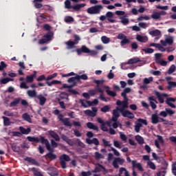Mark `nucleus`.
<instances>
[{
    "instance_id": "1",
    "label": "nucleus",
    "mask_w": 176,
    "mask_h": 176,
    "mask_svg": "<svg viewBox=\"0 0 176 176\" xmlns=\"http://www.w3.org/2000/svg\"><path fill=\"white\" fill-rule=\"evenodd\" d=\"M116 105H118V107H122V109L120 110V113L122 116H123V118H128V119H134V113L127 110V108H129V102H122V100H118L116 102Z\"/></svg>"
},
{
    "instance_id": "2",
    "label": "nucleus",
    "mask_w": 176,
    "mask_h": 176,
    "mask_svg": "<svg viewBox=\"0 0 176 176\" xmlns=\"http://www.w3.org/2000/svg\"><path fill=\"white\" fill-rule=\"evenodd\" d=\"M76 52L78 56H80L82 53L89 54V56H97V52L96 50H91L86 47V45H82L81 48L76 49Z\"/></svg>"
},
{
    "instance_id": "3",
    "label": "nucleus",
    "mask_w": 176,
    "mask_h": 176,
    "mask_svg": "<svg viewBox=\"0 0 176 176\" xmlns=\"http://www.w3.org/2000/svg\"><path fill=\"white\" fill-rule=\"evenodd\" d=\"M85 6H86V3H80L72 6L71 1L69 0H66L65 1V9H73V10H74L75 12H79V10L82 9V8H85Z\"/></svg>"
},
{
    "instance_id": "4",
    "label": "nucleus",
    "mask_w": 176,
    "mask_h": 176,
    "mask_svg": "<svg viewBox=\"0 0 176 176\" xmlns=\"http://www.w3.org/2000/svg\"><path fill=\"white\" fill-rule=\"evenodd\" d=\"M73 38H74V41L69 40L65 42V45H67V50H71V49H75V47H76L75 45H78L79 43V41H80V37L78 34H74L73 36Z\"/></svg>"
},
{
    "instance_id": "5",
    "label": "nucleus",
    "mask_w": 176,
    "mask_h": 176,
    "mask_svg": "<svg viewBox=\"0 0 176 176\" xmlns=\"http://www.w3.org/2000/svg\"><path fill=\"white\" fill-rule=\"evenodd\" d=\"M103 9L104 7L102 5H95L87 8V12L88 14H100Z\"/></svg>"
},
{
    "instance_id": "6",
    "label": "nucleus",
    "mask_w": 176,
    "mask_h": 176,
    "mask_svg": "<svg viewBox=\"0 0 176 176\" xmlns=\"http://www.w3.org/2000/svg\"><path fill=\"white\" fill-rule=\"evenodd\" d=\"M54 33L52 31L48 32L47 34H44L43 38L40 39L38 43L40 45H44V43H47L49 41H52Z\"/></svg>"
},
{
    "instance_id": "7",
    "label": "nucleus",
    "mask_w": 176,
    "mask_h": 176,
    "mask_svg": "<svg viewBox=\"0 0 176 176\" xmlns=\"http://www.w3.org/2000/svg\"><path fill=\"white\" fill-rule=\"evenodd\" d=\"M138 122H135V133H140L141 130V127H142V124H145V126H148V122L146 120L139 118L138 119Z\"/></svg>"
},
{
    "instance_id": "8",
    "label": "nucleus",
    "mask_w": 176,
    "mask_h": 176,
    "mask_svg": "<svg viewBox=\"0 0 176 176\" xmlns=\"http://www.w3.org/2000/svg\"><path fill=\"white\" fill-rule=\"evenodd\" d=\"M59 160H60V164L62 168H67V162H69V160H71V158L69 157V155H67L66 154H63L60 156Z\"/></svg>"
},
{
    "instance_id": "9",
    "label": "nucleus",
    "mask_w": 176,
    "mask_h": 176,
    "mask_svg": "<svg viewBox=\"0 0 176 176\" xmlns=\"http://www.w3.org/2000/svg\"><path fill=\"white\" fill-rule=\"evenodd\" d=\"M118 39L121 40L120 41V45L121 46H124L126 45H129L130 43V39L127 38V36L124 34L123 33H120L118 36Z\"/></svg>"
},
{
    "instance_id": "10",
    "label": "nucleus",
    "mask_w": 176,
    "mask_h": 176,
    "mask_svg": "<svg viewBox=\"0 0 176 176\" xmlns=\"http://www.w3.org/2000/svg\"><path fill=\"white\" fill-rule=\"evenodd\" d=\"M125 162H126V160L123 158L115 157L114 160H113L112 166L115 168L118 169V168H119V164H120V166H123V164H124Z\"/></svg>"
},
{
    "instance_id": "11",
    "label": "nucleus",
    "mask_w": 176,
    "mask_h": 176,
    "mask_svg": "<svg viewBox=\"0 0 176 176\" xmlns=\"http://www.w3.org/2000/svg\"><path fill=\"white\" fill-rule=\"evenodd\" d=\"M121 109H123V106H121V108L116 107L115 109L113 110V116L111 118V120L113 122H118V119H119L120 116V113Z\"/></svg>"
},
{
    "instance_id": "12",
    "label": "nucleus",
    "mask_w": 176,
    "mask_h": 176,
    "mask_svg": "<svg viewBox=\"0 0 176 176\" xmlns=\"http://www.w3.org/2000/svg\"><path fill=\"white\" fill-rule=\"evenodd\" d=\"M131 91V88H125L123 91L121 93V96L123 97L124 100L121 101V102H129V98H127V94Z\"/></svg>"
},
{
    "instance_id": "13",
    "label": "nucleus",
    "mask_w": 176,
    "mask_h": 176,
    "mask_svg": "<svg viewBox=\"0 0 176 176\" xmlns=\"http://www.w3.org/2000/svg\"><path fill=\"white\" fill-rule=\"evenodd\" d=\"M40 142L43 145H45V148L47 151H50L52 146L50 145V142H49V140L45 138L43 136H40Z\"/></svg>"
},
{
    "instance_id": "14",
    "label": "nucleus",
    "mask_w": 176,
    "mask_h": 176,
    "mask_svg": "<svg viewBox=\"0 0 176 176\" xmlns=\"http://www.w3.org/2000/svg\"><path fill=\"white\" fill-rule=\"evenodd\" d=\"M85 113L87 116H90L91 118H94L97 116V108L92 107V111L90 109H87L85 111Z\"/></svg>"
},
{
    "instance_id": "15",
    "label": "nucleus",
    "mask_w": 176,
    "mask_h": 176,
    "mask_svg": "<svg viewBox=\"0 0 176 176\" xmlns=\"http://www.w3.org/2000/svg\"><path fill=\"white\" fill-rule=\"evenodd\" d=\"M49 153L46 154V157H48L50 160H56L57 159V155L53 153L54 152V148H50V150H48Z\"/></svg>"
},
{
    "instance_id": "16",
    "label": "nucleus",
    "mask_w": 176,
    "mask_h": 176,
    "mask_svg": "<svg viewBox=\"0 0 176 176\" xmlns=\"http://www.w3.org/2000/svg\"><path fill=\"white\" fill-rule=\"evenodd\" d=\"M132 168L134 170L135 168H138L139 171H144V168L142 167V164L141 163H137V161H132Z\"/></svg>"
},
{
    "instance_id": "17",
    "label": "nucleus",
    "mask_w": 176,
    "mask_h": 176,
    "mask_svg": "<svg viewBox=\"0 0 176 176\" xmlns=\"http://www.w3.org/2000/svg\"><path fill=\"white\" fill-rule=\"evenodd\" d=\"M136 40L138 42H140L141 43H146L148 41V36H142L141 34L136 35Z\"/></svg>"
},
{
    "instance_id": "18",
    "label": "nucleus",
    "mask_w": 176,
    "mask_h": 176,
    "mask_svg": "<svg viewBox=\"0 0 176 176\" xmlns=\"http://www.w3.org/2000/svg\"><path fill=\"white\" fill-rule=\"evenodd\" d=\"M86 142L89 145H91L92 144H94L96 146H98V145H100V141H98V139L96 138H94L92 140L87 138L86 139Z\"/></svg>"
},
{
    "instance_id": "19",
    "label": "nucleus",
    "mask_w": 176,
    "mask_h": 176,
    "mask_svg": "<svg viewBox=\"0 0 176 176\" xmlns=\"http://www.w3.org/2000/svg\"><path fill=\"white\" fill-rule=\"evenodd\" d=\"M155 96H157V98H158V101L160 104H163L164 102V99L163 97H167L166 94H160L159 91H155Z\"/></svg>"
},
{
    "instance_id": "20",
    "label": "nucleus",
    "mask_w": 176,
    "mask_h": 176,
    "mask_svg": "<svg viewBox=\"0 0 176 176\" xmlns=\"http://www.w3.org/2000/svg\"><path fill=\"white\" fill-rule=\"evenodd\" d=\"M162 121L159 120V116H157V113H153L151 115V123L153 124H157V123H160Z\"/></svg>"
},
{
    "instance_id": "21",
    "label": "nucleus",
    "mask_w": 176,
    "mask_h": 176,
    "mask_svg": "<svg viewBox=\"0 0 176 176\" xmlns=\"http://www.w3.org/2000/svg\"><path fill=\"white\" fill-rule=\"evenodd\" d=\"M173 102H175V98H168L166 100V104L170 108H175V104H173Z\"/></svg>"
},
{
    "instance_id": "22",
    "label": "nucleus",
    "mask_w": 176,
    "mask_h": 176,
    "mask_svg": "<svg viewBox=\"0 0 176 176\" xmlns=\"http://www.w3.org/2000/svg\"><path fill=\"white\" fill-rule=\"evenodd\" d=\"M87 127L89 129V130H94L95 131H98L99 130L98 126L91 122L87 123Z\"/></svg>"
},
{
    "instance_id": "23",
    "label": "nucleus",
    "mask_w": 176,
    "mask_h": 176,
    "mask_svg": "<svg viewBox=\"0 0 176 176\" xmlns=\"http://www.w3.org/2000/svg\"><path fill=\"white\" fill-rule=\"evenodd\" d=\"M48 134L52 137V138H54L55 141H60V136H58V134L56 133L54 131H49Z\"/></svg>"
},
{
    "instance_id": "24",
    "label": "nucleus",
    "mask_w": 176,
    "mask_h": 176,
    "mask_svg": "<svg viewBox=\"0 0 176 176\" xmlns=\"http://www.w3.org/2000/svg\"><path fill=\"white\" fill-rule=\"evenodd\" d=\"M148 34L149 35H151V36H160V35H162V32L156 29L154 30H149Z\"/></svg>"
},
{
    "instance_id": "25",
    "label": "nucleus",
    "mask_w": 176,
    "mask_h": 176,
    "mask_svg": "<svg viewBox=\"0 0 176 176\" xmlns=\"http://www.w3.org/2000/svg\"><path fill=\"white\" fill-rule=\"evenodd\" d=\"M104 89H106L107 90L105 91V92L107 93V94L108 96H110V97H116V92L113 91H111L109 90V86H104Z\"/></svg>"
},
{
    "instance_id": "26",
    "label": "nucleus",
    "mask_w": 176,
    "mask_h": 176,
    "mask_svg": "<svg viewBox=\"0 0 176 176\" xmlns=\"http://www.w3.org/2000/svg\"><path fill=\"white\" fill-rule=\"evenodd\" d=\"M36 98L39 100V104L40 105H41V107H43V105L46 104V98H45V96H43L42 94L37 96Z\"/></svg>"
},
{
    "instance_id": "27",
    "label": "nucleus",
    "mask_w": 176,
    "mask_h": 176,
    "mask_svg": "<svg viewBox=\"0 0 176 176\" xmlns=\"http://www.w3.org/2000/svg\"><path fill=\"white\" fill-rule=\"evenodd\" d=\"M120 20H121V23L123 25H127V24L130 23V20L127 18L126 15L120 17Z\"/></svg>"
},
{
    "instance_id": "28",
    "label": "nucleus",
    "mask_w": 176,
    "mask_h": 176,
    "mask_svg": "<svg viewBox=\"0 0 176 176\" xmlns=\"http://www.w3.org/2000/svg\"><path fill=\"white\" fill-rule=\"evenodd\" d=\"M26 162H28V163H30L31 164H33L34 166H39V163L36 162V160L34 158H31L30 157H28L25 158Z\"/></svg>"
},
{
    "instance_id": "29",
    "label": "nucleus",
    "mask_w": 176,
    "mask_h": 176,
    "mask_svg": "<svg viewBox=\"0 0 176 176\" xmlns=\"http://www.w3.org/2000/svg\"><path fill=\"white\" fill-rule=\"evenodd\" d=\"M19 130H20L21 134L28 135V134H30V133H31V129L30 128L25 129L23 126H20Z\"/></svg>"
},
{
    "instance_id": "30",
    "label": "nucleus",
    "mask_w": 176,
    "mask_h": 176,
    "mask_svg": "<svg viewBox=\"0 0 176 176\" xmlns=\"http://www.w3.org/2000/svg\"><path fill=\"white\" fill-rule=\"evenodd\" d=\"M27 140L30 142H41V140L38 137H31V136H28Z\"/></svg>"
},
{
    "instance_id": "31",
    "label": "nucleus",
    "mask_w": 176,
    "mask_h": 176,
    "mask_svg": "<svg viewBox=\"0 0 176 176\" xmlns=\"http://www.w3.org/2000/svg\"><path fill=\"white\" fill-rule=\"evenodd\" d=\"M9 82H13V78H3L0 80L1 85H6Z\"/></svg>"
},
{
    "instance_id": "32",
    "label": "nucleus",
    "mask_w": 176,
    "mask_h": 176,
    "mask_svg": "<svg viewBox=\"0 0 176 176\" xmlns=\"http://www.w3.org/2000/svg\"><path fill=\"white\" fill-rule=\"evenodd\" d=\"M27 94L29 97H31L32 98H35V97H38V96H36V91L35 90H28L27 91Z\"/></svg>"
},
{
    "instance_id": "33",
    "label": "nucleus",
    "mask_w": 176,
    "mask_h": 176,
    "mask_svg": "<svg viewBox=\"0 0 176 176\" xmlns=\"http://www.w3.org/2000/svg\"><path fill=\"white\" fill-rule=\"evenodd\" d=\"M106 17H109L107 20L109 21V23H115V19H111V17H113V12H107L106 14Z\"/></svg>"
},
{
    "instance_id": "34",
    "label": "nucleus",
    "mask_w": 176,
    "mask_h": 176,
    "mask_svg": "<svg viewBox=\"0 0 176 176\" xmlns=\"http://www.w3.org/2000/svg\"><path fill=\"white\" fill-rule=\"evenodd\" d=\"M22 118L23 120H25L26 122H28L29 123L32 122V120L31 119V117L27 113H23L22 116Z\"/></svg>"
},
{
    "instance_id": "35",
    "label": "nucleus",
    "mask_w": 176,
    "mask_h": 176,
    "mask_svg": "<svg viewBox=\"0 0 176 176\" xmlns=\"http://www.w3.org/2000/svg\"><path fill=\"white\" fill-rule=\"evenodd\" d=\"M101 170H105V167H104L102 165L98 164L93 171L94 173H100Z\"/></svg>"
},
{
    "instance_id": "36",
    "label": "nucleus",
    "mask_w": 176,
    "mask_h": 176,
    "mask_svg": "<svg viewBox=\"0 0 176 176\" xmlns=\"http://www.w3.org/2000/svg\"><path fill=\"white\" fill-rule=\"evenodd\" d=\"M21 99L19 98H16L14 99L12 102H10V107H16L17 104L20 103Z\"/></svg>"
},
{
    "instance_id": "37",
    "label": "nucleus",
    "mask_w": 176,
    "mask_h": 176,
    "mask_svg": "<svg viewBox=\"0 0 176 176\" xmlns=\"http://www.w3.org/2000/svg\"><path fill=\"white\" fill-rule=\"evenodd\" d=\"M88 107H93V105H98V99H94L92 102L91 101H86Z\"/></svg>"
},
{
    "instance_id": "38",
    "label": "nucleus",
    "mask_w": 176,
    "mask_h": 176,
    "mask_svg": "<svg viewBox=\"0 0 176 176\" xmlns=\"http://www.w3.org/2000/svg\"><path fill=\"white\" fill-rule=\"evenodd\" d=\"M176 87V82L174 81H168L167 89L168 90H171V89Z\"/></svg>"
},
{
    "instance_id": "39",
    "label": "nucleus",
    "mask_w": 176,
    "mask_h": 176,
    "mask_svg": "<svg viewBox=\"0 0 176 176\" xmlns=\"http://www.w3.org/2000/svg\"><path fill=\"white\" fill-rule=\"evenodd\" d=\"M62 122L65 126H67V127H72V124L69 122V118H64Z\"/></svg>"
},
{
    "instance_id": "40",
    "label": "nucleus",
    "mask_w": 176,
    "mask_h": 176,
    "mask_svg": "<svg viewBox=\"0 0 176 176\" xmlns=\"http://www.w3.org/2000/svg\"><path fill=\"white\" fill-rule=\"evenodd\" d=\"M140 60L139 58H131L128 60L127 64H137V63H140Z\"/></svg>"
},
{
    "instance_id": "41",
    "label": "nucleus",
    "mask_w": 176,
    "mask_h": 176,
    "mask_svg": "<svg viewBox=\"0 0 176 176\" xmlns=\"http://www.w3.org/2000/svg\"><path fill=\"white\" fill-rule=\"evenodd\" d=\"M74 17L71 16H67L65 17V23H67V24L74 23Z\"/></svg>"
},
{
    "instance_id": "42",
    "label": "nucleus",
    "mask_w": 176,
    "mask_h": 176,
    "mask_svg": "<svg viewBox=\"0 0 176 176\" xmlns=\"http://www.w3.org/2000/svg\"><path fill=\"white\" fill-rule=\"evenodd\" d=\"M2 119H3L4 126H10V119H9V118L3 116Z\"/></svg>"
},
{
    "instance_id": "43",
    "label": "nucleus",
    "mask_w": 176,
    "mask_h": 176,
    "mask_svg": "<svg viewBox=\"0 0 176 176\" xmlns=\"http://www.w3.org/2000/svg\"><path fill=\"white\" fill-rule=\"evenodd\" d=\"M135 138L140 145H142V144H144V138L142 136L138 135L135 137Z\"/></svg>"
},
{
    "instance_id": "44",
    "label": "nucleus",
    "mask_w": 176,
    "mask_h": 176,
    "mask_svg": "<svg viewBox=\"0 0 176 176\" xmlns=\"http://www.w3.org/2000/svg\"><path fill=\"white\" fill-rule=\"evenodd\" d=\"M75 77H71L67 80L68 83H76V80H78V74H75Z\"/></svg>"
},
{
    "instance_id": "45",
    "label": "nucleus",
    "mask_w": 176,
    "mask_h": 176,
    "mask_svg": "<svg viewBox=\"0 0 176 176\" xmlns=\"http://www.w3.org/2000/svg\"><path fill=\"white\" fill-rule=\"evenodd\" d=\"M74 144L78 145V146H80L81 148H85V144L80 141L79 139H76L74 141Z\"/></svg>"
},
{
    "instance_id": "46",
    "label": "nucleus",
    "mask_w": 176,
    "mask_h": 176,
    "mask_svg": "<svg viewBox=\"0 0 176 176\" xmlns=\"http://www.w3.org/2000/svg\"><path fill=\"white\" fill-rule=\"evenodd\" d=\"M77 77L78 80H80V79L82 80H87V79H89L87 74H82L81 76L77 74Z\"/></svg>"
},
{
    "instance_id": "47",
    "label": "nucleus",
    "mask_w": 176,
    "mask_h": 176,
    "mask_svg": "<svg viewBox=\"0 0 176 176\" xmlns=\"http://www.w3.org/2000/svg\"><path fill=\"white\" fill-rule=\"evenodd\" d=\"M142 52H144L146 54H152L155 52V50L152 48H146L142 49Z\"/></svg>"
},
{
    "instance_id": "48",
    "label": "nucleus",
    "mask_w": 176,
    "mask_h": 176,
    "mask_svg": "<svg viewBox=\"0 0 176 176\" xmlns=\"http://www.w3.org/2000/svg\"><path fill=\"white\" fill-rule=\"evenodd\" d=\"M151 17L153 19V20H159V19H160V13L155 12L151 15Z\"/></svg>"
},
{
    "instance_id": "49",
    "label": "nucleus",
    "mask_w": 176,
    "mask_h": 176,
    "mask_svg": "<svg viewBox=\"0 0 176 176\" xmlns=\"http://www.w3.org/2000/svg\"><path fill=\"white\" fill-rule=\"evenodd\" d=\"M173 72H175V65H171L168 70V75H171Z\"/></svg>"
},
{
    "instance_id": "50",
    "label": "nucleus",
    "mask_w": 176,
    "mask_h": 176,
    "mask_svg": "<svg viewBox=\"0 0 176 176\" xmlns=\"http://www.w3.org/2000/svg\"><path fill=\"white\" fill-rule=\"evenodd\" d=\"M111 107L109 105H105L100 109L101 112H104V113L107 112H109Z\"/></svg>"
},
{
    "instance_id": "51",
    "label": "nucleus",
    "mask_w": 176,
    "mask_h": 176,
    "mask_svg": "<svg viewBox=\"0 0 176 176\" xmlns=\"http://www.w3.org/2000/svg\"><path fill=\"white\" fill-rule=\"evenodd\" d=\"M157 64H160L162 67H166L167 65V61L160 59V60H157Z\"/></svg>"
},
{
    "instance_id": "52",
    "label": "nucleus",
    "mask_w": 176,
    "mask_h": 176,
    "mask_svg": "<svg viewBox=\"0 0 176 176\" xmlns=\"http://www.w3.org/2000/svg\"><path fill=\"white\" fill-rule=\"evenodd\" d=\"M151 82H153V77H149L148 78H145L144 79V85H149V83H151Z\"/></svg>"
},
{
    "instance_id": "53",
    "label": "nucleus",
    "mask_w": 176,
    "mask_h": 176,
    "mask_svg": "<svg viewBox=\"0 0 176 176\" xmlns=\"http://www.w3.org/2000/svg\"><path fill=\"white\" fill-rule=\"evenodd\" d=\"M60 98H61V100H68V94L66 92H61L60 94Z\"/></svg>"
},
{
    "instance_id": "54",
    "label": "nucleus",
    "mask_w": 176,
    "mask_h": 176,
    "mask_svg": "<svg viewBox=\"0 0 176 176\" xmlns=\"http://www.w3.org/2000/svg\"><path fill=\"white\" fill-rule=\"evenodd\" d=\"M101 41H102V43H104L105 45H107V43H109V38H108L105 36H102L101 37Z\"/></svg>"
},
{
    "instance_id": "55",
    "label": "nucleus",
    "mask_w": 176,
    "mask_h": 176,
    "mask_svg": "<svg viewBox=\"0 0 176 176\" xmlns=\"http://www.w3.org/2000/svg\"><path fill=\"white\" fill-rule=\"evenodd\" d=\"M147 165L151 168V170H155L156 168V165L152 161L147 162Z\"/></svg>"
},
{
    "instance_id": "56",
    "label": "nucleus",
    "mask_w": 176,
    "mask_h": 176,
    "mask_svg": "<svg viewBox=\"0 0 176 176\" xmlns=\"http://www.w3.org/2000/svg\"><path fill=\"white\" fill-rule=\"evenodd\" d=\"M8 67V65L3 62V61H1L0 63V71H3V69H5V68H7Z\"/></svg>"
},
{
    "instance_id": "57",
    "label": "nucleus",
    "mask_w": 176,
    "mask_h": 176,
    "mask_svg": "<svg viewBox=\"0 0 176 176\" xmlns=\"http://www.w3.org/2000/svg\"><path fill=\"white\" fill-rule=\"evenodd\" d=\"M120 138L122 140V141H124V142H126L127 141V136L124 135V133L120 132Z\"/></svg>"
},
{
    "instance_id": "58",
    "label": "nucleus",
    "mask_w": 176,
    "mask_h": 176,
    "mask_svg": "<svg viewBox=\"0 0 176 176\" xmlns=\"http://www.w3.org/2000/svg\"><path fill=\"white\" fill-rule=\"evenodd\" d=\"M139 27H140V28H148V27H149V23H145L144 22H140V23H139Z\"/></svg>"
},
{
    "instance_id": "59",
    "label": "nucleus",
    "mask_w": 176,
    "mask_h": 176,
    "mask_svg": "<svg viewBox=\"0 0 176 176\" xmlns=\"http://www.w3.org/2000/svg\"><path fill=\"white\" fill-rule=\"evenodd\" d=\"M165 111H166L167 115H170V116H172V115H174L175 113V111H173L171 109H165Z\"/></svg>"
},
{
    "instance_id": "60",
    "label": "nucleus",
    "mask_w": 176,
    "mask_h": 176,
    "mask_svg": "<svg viewBox=\"0 0 176 176\" xmlns=\"http://www.w3.org/2000/svg\"><path fill=\"white\" fill-rule=\"evenodd\" d=\"M57 76V73H54L52 75H49L47 78L46 80H52V79H54V78H56Z\"/></svg>"
},
{
    "instance_id": "61",
    "label": "nucleus",
    "mask_w": 176,
    "mask_h": 176,
    "mask_svg": "<svg viewBox=\"0 0 176 176\" xmlns=\"http://www.w3.org/2000/svg\"><path fill=\"white\" fill-rule=\"evenodd\" d=\"M123 173H129V170H127V169H126V168H124V167H121L119 170L118 175H122V174H123Z\"/></svg>"
},
{
    "instance_id": "62",
    "label": "nucleus",
    "mask_w": 176,
    "mask_h": 176,
    "mask_svg": "<svg viewBox=\"0 0 176 176\" xmlns=\"http://www.w3.org/2000/svg\"><path fill=\"white\" fill-rule=\"evenodd\" d=\"M34 6L36 9H42L43 5L41 3H34Z\"/></svg>"
},
{
    "instance_id": "63",
    "label": "nucleus",
    "mask_w": 176,
    "mask_h": 176,
    "mask_svg": "<svg viewBox=\"0 0 176 176\" xmlns=\"http://www.w3.org/2000/svg\"><path fill=\"white\" fill-rule=\"evenodd\" d=\"M131 47L132 50H137V49H138V44L135 42H133L131 44Z\"/></svg>"
},
{
    "instance_id": "64",
    "label": "nucleus",
    "mask_w": 176,
    "mask_h": 176,
    "mask_svg": "<svg viewBox=\"0 0 176 176\" xmlns=\"http://www.w3.org/2000/svg\"><path fill=\"white\" fill-rule=\"evenodd\" d=\"M167 171L166 170H160L157 173V176H166Z\"/></svg>"
}]
</instances>
